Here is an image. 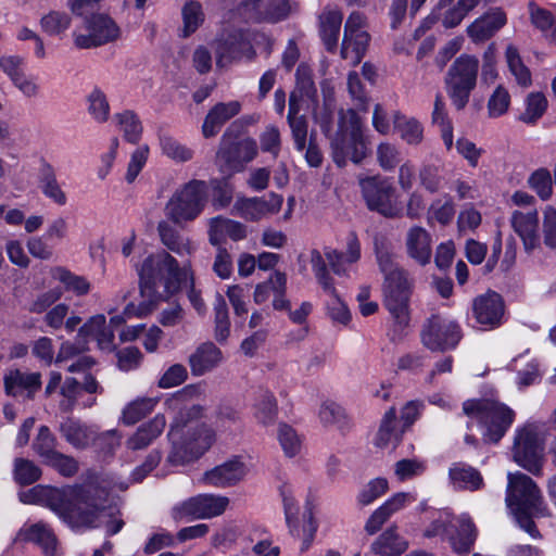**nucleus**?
Masks as SVG:
<instances>
[{"mask_svg": "<svg viewBox=\"0 0 556 556\" xmlns=\"http://www.w3.org/2000/svg\"><path fill=\"white\" fill-rule=\"evenodd\" d=\"M514 460L533 475L541 472L544 445L534 426L518 430L513 446Z\"/></svg>", "mask_w": 556, "mask_h": 556, "instance_id": "nucleus-13", "label": "nucleus"}, {"mask_svg": "<svg viewBox=\"0 0 556 556\" xmlns=\"http://www.w3.org/2000/svg\"><path fill=\"white\" fill-rule=\"evenodd\" d=\"M283 198L277 193L267 197L240 198L233 204V213L245 220L257 222L267 215L276 214L282 206Z\"/></svg>", "mask_w": 556, "mask_h": 556, "instance_id": "nucleus-20", "label": "nucleus"}, {"mask_svg": "<svg viewBox=\"0 0 556 556\" xmlns=\"http://www.w3.org/2000/svg\"><path fill=\"white\" fill-rule=\"evenodd\" d=\"M241 103L237 100L216 103L206 114L202 124L204 138L215 137L222 127L241 112Z\"/></svg>", "mask_w": 556, "mask_h": 556, "instance_id": "nucleus-30", "label": "nucleus"}, {"mask_svg": "<svg viewBox=\"0 0 556 556\" xmlns=\"http://www.w3.org/2000/svg\"><path fill=\"white\" fill-rule=\"evenodd\" d=\"M389 490V481L386 478L378 477L368 481L358 492L356 502L359 507L372 504L376 500L384 495Z\"/></svg>", "mask_w": 556, "mask_h": 556, "instance_id": "nucleus-54", "label": "nucleus"}, {"mask_svg": "<svg viewBox=\"0 0 556 556\" xmlns=\"http://www.w3.org/2000/svg\"><path fill=\"white\" fill-rule=\"evenodd\" d=\"M510 225L520 237L526 252L531 253L540 244L539 212L536 208L515 210L510 216Z\"/></svg>", "mask_w": 556, "mask_h": 556, "instance_id": "nucleus-22", "label": "nucleus"}, {"mask_svg": "<svg viewBox=\"0 0 556 556\" xmlns=\"http://www.w3.org/2000/svg\"><path fill=\"white\" fill-rule=\"evenodd\" d=\"M528 185L543 201L548 200L553 193L552 176L546 168L534 170L528 178Z\"/></svg>", "mask_w": 556, "mask_h": 556, "instance_id": "nucleus-58", "label": "nucleus"}, {"mask_svg": "<svg viewBox=\"0 0 556 556\" xmlns=\"http://www.w3.org/2000/svg\"><path fill=\"white\" fill-rule=\"evenodd\" d=\"M217 67H225L242 58L254 59L255 50L241 29H224L213 42Z\"/></svg>", "mask_w": 556, "mask_h": 556, "instance_id": "nucleus-16", "label": "nucleus"}, {"mask_svg": "<svg viewBox=\"0 0 556 556\" xmlns=\"http://www.w3.org/2000/svg\"><path fill=\"white\" fill-rule=\"evenodd\" d=\"M278 441L288 457H293L300 453L302 440L296 431L287 424H280L278 427Z\"/></svg>", "mask_w": 556, "mask_h": 556, "instance_id": "nucleus-60", "label": "nucleus"}, {"mask_svg": "<svg viewBox=\"0 0 556 556\" xmlns=\"http://www.w3.org/2000/svg\"><path fill=\"white\" fill-rule=\"evenodd\" d=\"M182 28L181 36L184 38L189 37L198 30L205 20L200 2L190 0L187 1L181 8Z\"/></svg>", "mask_w": 556, "mask_h": 556, "instance_id": "nucleus-46", "label": "nucleus"}, {"mask_svg": "<svg viewBox=\"0 0 556 556\" xmlns=\"http://www.w3.org/2000/svg\"><path fill=\"white\" fill-rule=\"evenodd\" d=\"M359 186L370 211L389 218L400 215V207L393 202L395 189L388 179L378 176L367 177L359 180Z\"/></svg>", "mask_w": 556, "mask_h": 556, "instance_id": "nucleus-15", "label": "nucleus"}, {"mask_svg": "<svg viewBox=\"0 0 556 556\" xmlns=\"http://www.w3.org/2000/svg\"><path fill=\"white\" fill-rule=\"evenodd\" d=\"M157 231L161 242L172 252L180 256L190 255L193 252L194 248L190 239L181 236L167 222H160Z\"/></svg>", "mask_w": 556, "mask_h": 556, "instance_id": "nucleus-39", "label": "nucleus"}, {"mask_svg": "<svg viewBox=\"0 0 556 556\" xmlns=\"http://www.w3.org/2000/svg\"><path fill=\"white\" fill-rule=\"evenodd\" d=\"M366 144L362 132V122L354 110H341L339 128L331 138L333 162L343 167L348 161L361 163L366 156Z\"/></svg>", "mask_w": 556, "mask_h": 556, "instance_id": "nucleus-7", "label": "nucleus"}, {"mask_svg": "<svg viewBox=\"0 0 556 556\" xmlns=\"http://www.w3.org/2000/svg\"><path fill=\"white\" fill-rule=\"evenodd\" d=\"M87 111L92 119L99 124L106 123L110 117V103L105 93L94 87L87 96Z\"/></svg>", "mask_w": 556, "mask_h": 556, "instance_id": "nucleus-49", "label": "nucleus"}, {"mask_svg": "<svg viewBox=\"0 0 556 556\" xmlns=\"http://www.w3.org/2000/svg\"><path fill=\"white\" fill-rule=\"evenodd\" d=\"M202 394L199 384H189L177 391L165 404L170 410H177L168 438L173 448L167 457V462L175 466L186 465L201 457L214 443L215 432L205 424H201L193 429L184 431L187 422L201 418L205 408L199 404L186 406L188 400L198 399Z\"/></svg>", "mask_w": 556, "mask_h": 556, "instance_id": "nucleus-1", "label": "nucleus"}, {"mask_svg": "<svg viewBox=\"0 0 556 556\" xmlns=\"http://www.w3.org/2000/svg\"><path fill=\"white\" fill-rule=\"evenodd\" d=\"M328 265L338 276H349L350 266L361 258V243L355 232L346 237V251L326 248L324 251Z\"/></svg>", "mask_w": 556, "mask_h": 556, "instance_id": "nucleus-25", "label": "nucleus"}, {"mask_svg": "<svg viewBox=\"0 0 556 556\" xmlns=\"http://www.w3.org/2000/svg\"><path fill=\"white\" fill-rule=\"evenodd\" d=\"M61 435L75 448H85L96 442L97 431L78 419L66 418L59 426Z\"/></svg>", "mask_w": 556, "mask_h": 556, "instance_id": "nucleus-35", "label": "nucleus"}, {"mask_svg": "<svg viewBox=\"0 0 556 556\" xmlns=\"http://www.w3.org/2000/svg\"><path fill=\"white\" fill-rule=\"evenodd\" d=\"M24 504L46 503L72 528H94L104 515L105 500L91 485H74L62 490L42 485L20 493Z\"/></svg>", "mask_w": 556, "mask_h": 556, "instance_id": "nucleus-2", "label": "nucleus"}, {"mask_svg": "<svg viewBox=\"0 0 556 556\" xmlns=\"http://www.w3.org/2000/svg\"><path fill=\"white\" fill-rule=\"evenodd\" d=\"M480 62L477 56L462 54L448 67L444 84L447 96L456 110L468 104L470 94L477 86Z\"/></svg>", "mask_w": 556, "mask_h": 556, "instance_id": "nucleus-8", "label": "nucleus"}, {"mask_svg": "<svg viewBox=\"0 0 556 556\" xmlns=\"http://www.w3.org/2000/svg\"><path fill=\"white\" fill-rule=\"evenodd\" d=\"M507 22L501 9H492L476 18L468 27L467 35L475 42H484L493 37Z\"/></svg>", "mask_w": 556, "mask_h": 556, "instance_id": "nucleus-27", "label": "nucleus"}, {"mask_svg": "<svg viewBox=\"0 0 556 556\" xmlns=\"http://www.w3.org/2000/svg\"><path fill=\"white\" fill-rule=\"evenodd\" d=\"M448 477L455 489L477 491L483 485L481 473L465 463H454L450 467Z\"/></svg>", "mask_w": 556, "mask_h": 556, "instance_id": "nucleus-36", "label": "nucleus"}, {"mask_svg": "<svg viewBox=\"0 0 556 556\" xmlns=\"http://www.w3.org/2000/svg\"><path fill=\"white\" fill-rule=\"evenodd\" d=\"M472 311L479 325L488 328L497 327L504 314L502 296L494 291L479 295L473 301Z\"/></svg>", "mask_w": 556, "mask_h": 556, "instance_id": "nucleus-23", "label": "nucleus"}, {"mask_svg": "<svg viewBox=\"0 0 556 556\" xmlns=\"http://www.w3.org/2000/svg\"><path fill=\"white\" fill-rule=\"evenodd\" d=\"M287 288V276L281 271H275L270 275L269 279L258 283L254 290V302L256 304L265 303L270 293L280 294L286 292Z\"/></svg>", "mask_w": 556, "mask_h": 556, "instance_id": "nucleus-48", "label": "nucleus"}, {"mask_svg": "<svg viewBox=\"0 0 556 556\" xmlns=\"http://www.w3.org/2000/svg\"><path fill=\"white\" fill-rule=\"evenodd\" d=\"M4 390L11 396L33 399L41 389V375L21 369H10L3 378Z\"/></svg>", "mask_w": 556, "mask_h": 556, "instance_id": "nucleus-24", "label": "nucleus"}, {"mask_svg": "<svg viewBox=\"0 0 556 556\" xmlns=\"http://www.w3.org/2000/svg\"><path fill=\"white\" fill-rule=\"evenodd\" d=\"M403 430L396 426L395 408L391 407L383 415L375 438V445L380 448L395 447L402 439Z\"/></svg>", "mask_w": 556, "mask_h": 556, "instance_id": "nucleus-37", "label": "nucleus"}, {"mask_svg": "<svg viewBox=\"0 0 556 556\" xmlns=\"http://www.w3.org/2000/svg\"><path fill=\"white\" fill-rule=\"evenodd\" d=\"M439 535H444L456 553L466 554L473 545L477 530L469 516L463 515L453 518L448 511H441L439 517L425 530L427 538Z\"/></svg>", "mask_w": 556, "mask_h": 556, "instance_id": "nucleus-9", "label": "nucleus"}, {"mask_svg": "<svg viewBox=\"0 0 556 556\" xmlns=\"http://www.w3.org/2000/svg\"><path fill=\"white\" fill-rule=\"evenodd\" d=\"M407 549V542L396 533L395 527L383 531L371 544L370 551L381 556H400Z\"/></svg>", "mask_w": 556, "mask_h": 556, "instance_id": "nucleus-38", "label": "nucleus"}, {"mask_svg": "<svg viewBox=\"0 0 556 556\" xmlns=\"http://www.w3.org/2000/svg\"><path fill=\"white\" fill-rule=\"evenodd\" d=\"M432 122L440 127L444 146L447 150H451L453 147V126L447 117L445 104L440 94H438L434 100Z\"/></svg>", "mask_w": 556, "mask_h": 556, "instance_id": "nucleus-53", "label": "nucleus"}, {"mask_svg": "<svg viewBox=\"0 0 556 556\" xmlns=\"http://www.w3.org/2000/svg\"><path fill=\"white\" fill-rule=\"evenodd\" d=\"M343 14L333 7H326L319 15V35L329 52L337 49Z\"/></svg>", "mask_w": 556, "mask_h": 556, "instance_id": "nucleus-33", "label": "nucleus"}, {"mask_svg": "<svg viewBox=\"0 0 556 556\" xmlns=\"http://www.w3.org/2000/svg\"><path fill=\"white\" fill-rule=\"evenodd\" d=\"M420 338L424 346L428 350L445 352L456 348L462 339V332L454 320L432 315L424 325Z\"/></svg>", "mask_w": 556, "mask_h": 556, "instance_id": "nucleus-14", "label": "nucleus"}, {"mask_svg": "<svg viewBox=\"0 0 556 556\" xmlns=\"http://www.w3.org/2000/svg\"><path fill=\"white\" fill-rule=\"evenodd\" d=\"M207 200L208 188L206 182L191 179L173 192L164 206V214L174 225L184 227L202 214Z\"/></svg>", "mask_w": 556, "mask_h": 556, "instance_id": "nucleus-6", "label": "nucleus"}, {"mask_svg": "<svg viewBox=\"0 0 556 556\" xmlns=\"http://www.w3.org/2000/svg\"><path fill=\"white\" fill-rule=\"evenodd\" d=\"M427 469L425 460L418 458H403L395 463L394 475L399 481H406L421 476Z\"/></svg>", "mask_w": 556, "mask_h": 556, "instance_id": "nucleus-61", "label": "nucleus"}, {"mask_svg": "<svg viewBox=\"0 0 556 556\" xmlns=\"http://www.w3.org/2000/svg\"><path fill=\"white\" fill-rule=\"evenodd\" d=\"M41 190L47 198L52 200L58 205L62 206L66 204V194L61 189L55 174L50 166L47 167L41 178Z\"/></svg>", "mask_w": 556, "mask_h": 556, "instance_id": "nucleus-64", "label": "nucleus"}, {"mask_svg": "<svg viewBox=\"0 0 556 556\" xmlns=\"http://www.w3.org/2000/svg\"><path fill=\"white\" fill-rule=\"evenodd\" d=\"M235 127H237V122L232 123L223 135L216 152V164L219 170L228 175L242 172L245 165L252 162L258 153L257 143L251 137L238 141L228 139Z\"/></svg>", "mask_w": 556, "mask_h": 556, "instance_id": "nucleus-11", "label": "nucleus"}, {"mask_svg": "<svg viewBox=\"0 0 556 556\" xmlns=\"http://www.w3.org/2000/svg\"><path fill=\"white\" fill-rule=\"evenodd\" d=\"M295 96L292 93L290 97L288 122L296 150L303 151L306 146L307 122L303 116H295Z\"/></svg>", "mask_w": 556, "mask_h": 556, "instance_id": "nucleus-52", "label": "nucleus"}, {"mask_svg": "<svg viewBox=\"0 0 556 556\" xmlns=\"http://www.w3.org/2000/svg\"><path fill=\"white\" fill-rule=\"evenodd\" d=\"M383 305L392 316L395 325L404 329L409 324V298L412 282L408 274H395L386 278L382 286Z\"/></svg>", "mask_w": 556, "mask_h": 556, "instance_id": "nucleus-12", "label": "nucleus"}, {"mask_svg": "<svg viewBox=\"0 0 556 556\" xmlns=\"http://www.w3.org/2000/svg\"><path fill=\"white\" fill-rule=\"evenodd\" d=\"M463 413L470 419L467 428L477 421L483 429L484 441L492 443L504 437L515 418V413L505 404L488 399L464 402Z\"/></svg>", "mask_w": 556, "mask_h": 556, "instance_id": "nucleus-5", "label": "nucleus"}, {"mask_svg": "<svg viewBox=\"0 0 556 556\" xmlns=\"http://www.w3.org/2000/svg\"><path fill=\"white\" fill-rule=\"evenodd\" d=\"M405 249L409 258L426 266L432 257V236L421 226L410 227L405 236Z\"/></svg>", "mask_w": 556, "mask_h": 556, "instance_id": "nucleus-26", "label": "nucleus"}, {"mask_svg": "<svg viewBox=\"0 0 556 556\" xmlns=\"http://www.w3.org/2000/svg\"><path fill=\"white\" fill-rule=\"evenodd\" d=\"M455 215V205L450 195L434 200L428 208V223L433 220L440 225H448Z\"/></svg>", "mask_w": 556, "mask_h": 556, "instance_id": "nucleus-56", "label": "nucleus"}, {"mask_svg": "<svg viewBox=\"0 0 556 556\" xmlns=\"http://www.w3.org/2000/svg\"><path fill=\"white\" fill-rule=\"evenodd\" d=\"M166 419L157 414L150 421L141 425L137 431L126 441V447L130 451L147 448L164 430Z\"/></svg>", "mask_w": 556, "mask_h": 556, "instance_id": "nucleus-34", "label": "nucleus"}, {"mask_svg": "<svg viewBox=\"0 0 556 556\" xmlns=\"http://www.w3.org/2000/svg\"><path fill=\"white\" fill-rule=\"evenodd\" d=\"M135 267L142 293L146 289L155 290L159 283H163L165 289L169 291L172 288L187 281L189 276L191 277L190 263L179 267L177 260L166 251L150 254L141 264H136Z\"/></svg>", "mask_w": 556, "mask_h": 556, "instance_id": "nucleus-4", "label": "nucleus"}, {"mask_svg": "<svg viewBox=\"0 0 556 556\" xmlns=\"http://www.w3.org/2000/svg\"><path fill=\"white\" fill-rule=\"evenodd\" d=\"M81 393L80 383L75 378H66L60 388L59 407L62 412H72Z\"/></svg>", "mask_w": 556, "mask_h": 556, "instance_id": "nucleus-63", "label": "nucleus"}, {"mask_svg": "<svg viewBox=\"0 0 556 556\" xmlns=\"http://www.w3.org/2000/svg\"><path fill=\"white\" fill-rule=\"evenodd\" d=\"M506 505L518 525L531 536L538 538L539 531L533 517L543 516L542 494L535 482L522 472H509L507 476Z\"/></svg>", "mask_w": 556, "mask_h": 556, "instance_id": "nucleus-3", "label": "nucleus"}, {"mask_svg": "<svg viewBox=\"0 0 556 556\" xmlns=\"http://www.w3.org/2000/svg\"><path fill=\"white\" fill-rule=\"evenodd\" d=\"M453 0H440L435 9L427 17V22L434 23L441 21L443 27L453 28L460 24L465 14L456 7H450Z\"/></svg>", "mask_w": 556, "mask_h": 556, "instance_id": "nucleus-44", "label": "nucleus"}, {"mask_svg": "<svg viewBox=\"0 0 556 556\" xmlns=\"http://www.w3.org/2000/svg\"><path fill=\"white\" fill-rule=\"evenodd\" d=\"M293 9L289 0H247L236 11L245 22L277 23L287 18Z\"/></svg>", "mask_w": 556, "mask_h": 556, "instance_id": "nucleus-18", "label": "nucleus"}, {"mask_svg": "<svg viewBox=\"0 0 556 556\" xmlns=\"http://www.w3.org/2000/svg\"><path fill=\"white\" fill-rule=\"evenodd\" d=\"M278 415L277 400L273 393L265 391L261 393L255 404V418L264 426L273 425Z\"/></svg>", "mask_w": 556, "mask_h": 556, "instance_id": "nucleus-55", "label": "nucleus"}, {"mask_svg": "<svg viewBox=\"0 0 556 556\" xmlns=\"http://www.w3.org/2000/svg\"><path fill=\"white\" fill-rule=\"evenodd\" d=\"M159 142L163 155L176 163H185L193 157V150L182 144L169 134L160 132Z\"/></svg>", "mask_w": 556, "mask_h": 556, "instance_id": "nucleus-43", "label": "nucleus"}, {"mask_svg": "<svg viewBox=\"0 0 556 556\" xmlns=\"http://www.w3.org/2000/svg\"><path fill=\"white\" fill-rule=\"evenodd\" d=\"M88 34H74V42L80 49H90L113 42L121 36L117 24L106 14L98 13L85 21Z\"/></svg>", "mask_w": 556, "mask_h": 556, "instance_id": "nucleus-19", "label": "nucleus"}, {"mask_svg": "<svg viewBox=\"0 0 556 556\" xmlns=\"http://www.w3.org/2000/svg\"><path fill=\"white\" fill-rule=\"evenodd\" d=\"M25 542H33L41 547L46 556H54L58 548V540L52 529L39 521L22 528L17 534Z\"/></svg>", "mask_w": 556, "mask_h": 556, "instance_id": "nucleus-32", "label": "nucleus"}, {"mask_svg": "<svg viewBox=\"0 0 556 556\" xmlns=\"http://www.w3.org/2000/svg\"><path fill=\"white\" fill-rule=\"evenodd\" d=\"M505 56L508 68L517 84L523 88L529 87L532 83L531 73L522 63L518 49L513 45L507 46Z\"/></svg>", "mask_w": 556, "mask_h": 556, "instance_id": "nucleus-51", "label": "nucleus"}, {"mask_svg": "<svg viewBox=\"0 0 556 556\" xmlns=\"http://www.w3.org/2000/svg\"><path fill=\"white\" fill-rule=\"evenodd\" d=\"M172 517L176 521L203 519L199 495L189 497L188 500L175 505L172 509Z\"/></svg>", "mask_w": 556, "mask_h": 556, "instance_id": "nucleus-59", "label": "nucleus"}, {"mask_svg": "<svg viewBox=\"0 0 556 556\" xmlns=\"http://www.w3.org/2000/svg\"><path fill=\"white\" fill-rule=\"evenodd\" d=\"M51 276L54 280L64 285L67 291H72L77 295H85L90 290V283L85 277L77 276L65 267L58 266L52 268Z\"/></svg>", "mask_w": 556, "mask_h": 556, "instance_id": "nucleus-47", "label": "nucleus"}, {"mask_svg": "<svg viewBox=\"0 0 556 556\" xmlns=\"http://www.w3.org/2000/svg\"><path fill=\"white\" fill-rule=\"evenodd\" d=\"M33 448L42 458L43 463L58 453L56 439L47 426L39 428L38 434L33 443Z\"/></svg>", "mask_w": 556, "mask_h": 556, "instance_id": "nucleus-57", "label": "nucleus"}, {"mask_svg": "<svg viewBox=\"0 0 556 556\" xmlns=\"http://www.w3.org/2000/svg\"><path fill=\"white\" fill-rule=\"evenodd\" d=\"M94 340L98 348L111 352L115 349L114 331L106 325V318L103 314H98L88 319L79 329L77 342L62 343L56 356V362H62L88 350V342Z\"/></svg>", "mask_w": 556, "mask_h": 556, "instance_id": "nucleus-10", "label": "nucleus"}, {"mask_svg": "<svg viewBox=\"0 0 556 556\" xmlns=\"http://www.w3.org/2000/svg\"><path fill=\"white\" fill-rule=\"evenodd\" d=\"M157 397H138L129 402L122 412L121 420L126 426H131L149 415L156 406Z\"/></svg>", "mask_w": 556, "mask_h": 556, "instance_id": "nucleus-42", "label": "nucleus"}, {"mask_svg": "<svg viewBox=\"0 0 556 556\" xmlns=\"http://www.w3.org/2000/svg\"><path fill=\"white\" fill-rule=\"evenodd\" d=\"M248 472L249 468L245 462L241 457L235 456L205 471L201 481L215 488H229L241 482Z\"/></svg>", "mask_w": 556, "mask_h": 556, "instance_id": "nucleus-21", "label": "nucleus"}, {"mask_svg": "<svg viewBox=\"0 0 556 556\" xmlns=\"http://www.w3.org/2000/svg\"><path fill=\"white\" fill-rule=\"evenodd\" d=\"M41 473L40 467L33 460L23 457L14 458L12 475L16 484L21 486L30 485L40 479Z\"/></svg>", "mask_w": 556, "mask_h": 556, "instance_id": "nucleus-45", "label": "nucleus"}, {"mask_svg": "<svg viewBox=\"0 0 556 556\" xmlns=\"http://www.w3.org/2000/svg\"><path fill=\"white\" fill-rule=\"evenodd\" d=\"M113 121L126 141L135 144L141 139L143 127L134 111L124 110L115 113Z\"/></svg>", "mask_w": 556, "mask_h": 556, "instance_id": "nucleus-41", "label": "nucleus"}, {"mask_svg": "<svg viewBox=\"0 0 556 556\" xmlns=\"http://www.w3.org/2000/svg\"><path fill=\"white\" fill-rule=\"evenodd\" d=\"M245 237V226L239 222L222 216H216L208 220V241L215 247L220 245L226 238L239 241Z\"/></svg>", "mask_w": 556, "mask_h": 556, "instance_id": "nucleus-31", "label": "nucleus"}, {"mask_svg": "<svg viewBox=\"0 0 556 556\" xmlns=\"http://www.w3.org/2000/svg\"><path fill=\"white\" fill-rule=\"evenodd\" d=\"M547 109V100L542 92H531L525 100V110L519 115V121L532 125L540 119Z\"/></svg>", "mask_w": 556, "mask_h": 556, "instance_id": "nucleus-50", "label": "nucleus"}, {"mask_svg": "<svg viewBox=\"0 0 556 556\" xmlns=\"http://www.w3.org/2000/svg\"><path fill=\"white\" fill-rule=\"evenodd\" d=\"M369 39L364 15L359 12H352L344 25L341 46L342 59L348 60L352 66L359 64L367 51Z\"/></svg>", "mask_w": 556, "mask_h": 556, "instance_id": "nucleus-17", "label": "nucleus"}, {"mask_svg": "<svg viewBox=\"0 0 556 556\" xmlns=\"http://www.w3.org/2000/svg\"><path fill=\"white\" fill-rule=\"evenodd\" d=\"M311 264L314 275L324 291L333 292L334 282L327 269L328 262L326 256L324 257L319 251L313 250L311 253Z\"/></svg>", "mask_w": 556, "mask_h": 556, "instance_id": "nucleus-62", "label": "nucleus"}, {"mask_svg": "<svg viewBox=\"0 0 556 556\" xmlns=\"http://www.w3.org/2000/svg\"><path fill=\"white\" fill-rule=\"evenodd\" d=\"M394 129L403 141L409 146H418L424 140V127L415 117H407L401 112L393 115Z\"/></svg>", "mask_w": 556, "mask_h": 556, "instance_id": "nucleus-40", "label": "nucleus"}, {"mask_svg": "<svg viewBox=\"0 0 556 556\" xmlns=\"http://www.w3.org/2000/svg\"><path fill=\"white\" fill-rule=\"evenodd\" d=\"M280 495L282 497L283 508H285V516L286 521L288 523L290 533L295 538H304V541L306 543L305 547L308 546L309 542L312 541L315 532V527L313 525V518L312 513H308V520L307 525L300 529L298 527V506L295 504L294 497H293V490L289 484H283L280 486Z\"/></svg>", "mask_w": 556, "mask_h": 556, "instance_id": "nucleus-28", "label": "nucleus"}, {"mask_svg": "<svg viewBox=\"0 0 556 556\" xmlns=\"http://www.w3.org/2000/svg\"><path fill=\"white\" fill-rule=\"evenodd\" d=\"M224 356L213 342L201 343L188 357L191 374L201 377L223 363Z\"/></svg>", "mask_w": 556, "mask_h": 556, "instance_id": "nucleus-29", "label": "nucleus"}]
</instances>
